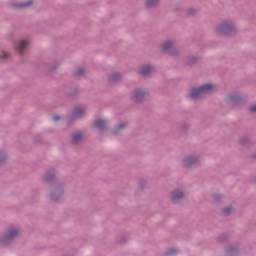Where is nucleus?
<instances>
[{"mask_svg":"<svg viewBox=\"0 0 256 256\" xmlns=\"http://www.w3.org/2000/svg\"><path fill=\"white\" fill-rule=\"evenodd\" d=\"M212 91H215V86H213V84H204L200 88H193L190 91L189 98L199 99V97H202L205 93H211Z\"/></svg>","mask_w":256,"mask_h":256,"instance_id":"nucleus-1","label":"nucleus"},{"mask_svg":"<svg viewBox=\"0 0 256 256\" xmlns=\"http://www.w3.org/2000/svg\"><path fill=\"white\" fill-rule=\"evenodd\" d=\"M233 31V25L229 23H224L217 27L216 33L218 35H229Z\"/></svg>","mask_w":256,"mask_h":256,"instance_id":"nucleus-2","label":"nucleus"},{"mask_svg":"<svg viewBox=\"0 0 256 256\" xmlns=\"http://www.w3.org/2000/svg\"><path fill=\"white\" fill-rule=\"evenodd\" d=\"M29 45V41L27 40H21L17 46V51L18 53H23V51H25V49H27V46Z\"/></svg>","mask_w":256,"mask_h":256,"instance_id":"nucleus-3","label":"nucleus"},{"mask_svg":"<svg viewBox=\"0 0 256 256\" xmlns=\"http://www.w3.org/2000/svg\"><path fill=\"white\" fill-rule=\"evenodd\" d=\"M133 99H134V101H142V99H145V92H143L141 90L134 91Z\"/></svg>","mask_w":256,"mask_h":256,"instance_id":"nucleus-4","label":"nucleus"},{"mask_svg":"<svg viewBox=\"0 0 256 256\" xmlns=\"http://www.w3.org/2000/svg\"><path fill=\"white\" fill-rule=\"evenodd\" d=\"M96 129H99V131H104V129L107 127V123L103 120H96L94 123Z\"/></svg>","mask_w":256,"mask_h":256,"instance_id":"nucleus-5","label":"nucleus"},{"mask_svg":"<svg viewBox=\"0 0 256 256\" xmlns=\"http://www.w3.org/2000/svg\"><path fill=\"white\" fill-rule=\"evenodd\" d=\"M196 162L197 158L193 156H189L184 160V164L186 165V167H191V165H195Z\"/></svg>","mask_w":256,"mask_h":256,"instance_id":"nucleus-6","label":"nucleus"},{"mask_svg":"<svg viewBox=\"0 0 256 256\" xmlns=\"http://www.w3.org/2000/svg\"><path fill=\"white\" fill-rule=\"evenodd\" d=\"M183 198V192L176 190L172 192L171 199L172 201H179V199Z\"/></svg>","mask_w":256,"mask_h":256,"instance_id":"nucleus-7","label":"nucleus"},{"mask_svg":"<svg viewBox=\"0 0 256 256\" xmlns=\"http://www.w3.org/2000/svg\"><path fill=\"white\" fill-rule=\"evenodd\" d=\"M152 71H153V68L149 65H146L140 69V75H144V76L149 75L151 74Z\"/></svg>","mask_w":256,"mask_h":256,"instance_id":"nucleus-8","label":"nucleus"},{"mask_svg":"<svg viewBox=\"0 0 256 256\" xmlns=\"http://www.w3.org/2000/svg\"><path fill=\"white\" fill-rule=\"evenodd\" d=\"M19 235V230L17 229H11L8 231L6 238L7 239H13V237H17Z\"/></svg>","mask_w":256,"mask_h":256,"instance_id":"nucleus-9","label":"nucleus"},{"mask_svg":"<svg viewBox=\"0 0 256 256\" xmlns=\"http://www.w3.org/2000/svg\"><path fill=\"white\" fill-rule=\"evenodd\" d=\"M83 113H85V109H83L82 107L75 108L74 110L75 117H81Z\"/></svg>","mask_w":256,"mask_h":256,"instance_id":"nucleus-10","label":"nucleus"},{"mask_svg":"<svg viewBox=\"0 0 256 256\" xmlns=\"http://www.w3.org/2000/svg\"><path fill=\"white\" fill-rule=\"evenodd\" d=\"M171 47H173V42H165L163 45H162V50L163 51H169V49H171Z\"/></svg>","mask_w":256,"mask_h":256,"instance_id":"nucleus-11","label":"nucleus"},{"mask_svg":"<svg viewBox=\"0 0 256 256\" xmlns=\"http://www.w3.org/2000/svg\"><path fill=\"white\" fill-rule=\"evenodd\" d=\"M83 136L80 133L74 134L72 137V143H79Z\"/></svg>","mask_w":256,"mask_h":256,"instance_id":"nucleus-12","label":"nucleus"},{"mask_svg":"<svg viewBox=\"0 0 256 256\" xmlns=\"http://www.w3.org/2000/svg\"><path fill=\"white\" fill-rule=\"evenodd\" d=\"M157 3H159V0H147L146 1L147 7H155V5H157Z\"/></svg>","mask_w":256,"mask_h":256,"instance_id":"nucleus-13","label":"nucleus"},{"mask_svg":"<svg viewBox=\"0 0 256 256\" xmlns=\"http://www.w3.org/2000/svg\"><path fill=\"white\" fill-rule=\"evenodd\" d=\"M5 59H9V53L7 52H1L0 53V60L5 61Z\"/></svg>","mask_w":256,"mask_h":256,"instance_id":"nucleus-14","label":"nucleus"},{"mask_svg":"<svg viewBox=\"0 0 256 256\" xmlns=\"http://www.w3.org/2000/svg\"><path fill=\"white\" fill-rule=\"evenodd\" d=\"M29 5H31V1H28L26 3H21V4H18V7L20 9H22L23 7H29Z\"/></svg>","mask_w":256,"mask_h":256,"instance_id":"nucleus-15","label":"nucleus"},{"mask_svg":"<svg viewBox=\"0 0 256 256\" xmlns=\"http://www.w3.org/2000/svg\"><path fill=\"white\" fill-rule=\"evenodd\" d=\"M117 79H119V74H118V73L113 74V75L110 77V81H117Z\"/></svg>","mask_w":256,"mask_h":256,"instance_id":"nucleus-16","label":"nucleus"},{"mask_svg":"<svg viewBox=\"0 0 256 256\" xmlns=\"http://www.w3.org/2000/svg\"><path fill=\"white\" fill-rule=\"evenodd\" d=\"M53 177H55L54 173H47L46 174V179L49 181L50 179H53Z\"/></svg>","mask_w":256,"mask_h":256,"instance_id":"nucleus-17","label":"nucleus"},{"mask_svg":"<svg viewBox=\"0 0 256 256\" xmlns=\"http://www.w3.org/2000/svg\"><path fill=\"white\" fill-rule=\"evenodd\" d=\"M5 161V154L3 152H0V163H3Z\"/></svg>","mask_w":256,"mask_h":256,"instance_id":"nucleus-18","label":"nucleus"},{"mask_svg":"<svg viewBox=\"0 0 256 256\" xmlns=\"http://www.w3.org/2000/svg\"><path fill=\"white\" fill-rule=\"evenodd\" d=\"M250 113H256V105L250 107Z\"/></svg>","mask_w":256,"mask_h":256,"instance_id":"nucleus-19","label":"nucleus"},{"mask_svg":"<svg viewBox=\"0 0 256 256\" xmlns=\"http://www.w3.org/2000/svg\"><path fill=\"white\" fill-rule=\"evenodd\" d=\"M239 97L237 96H230V101H238Z\"/></svg>","mask_w":256,"mask_h":256,"instance_id":"nucleus-20","label":"nucleus"},{"mask_svg":"<svg viewBox=\"0 0 256 256\" xmlns=\"http://www.w3.org/2000/svg\"><path fill=\"white\" fill-rule=\"evenodd\" d=\"M125 127V123H122L116 127L117 130L123 129Z\"/></svg>","mask_w":256,"mask_h":256,"instance_id":"nucleus-21","label":"nucleus"},{"mask_svg":"<svg viewBox=\"0 0 256 256\" xmlns=\"http://www.w3.org/2000/svg\"><path fill=\"white\" fill-rule=\"evenodd\" d=\"M83 74V69H79L77 72H76V75H81Z\"/></svg>","mask_w":256,"mask_h":256,"instance_id":"nucleus-22","label":"nucleus"},{"mask_svg":"<svg viewBox=\"0 0 256 256\" xmlns=\"http://www.w3.org/2000/svg\"><path fill=\"white\" fill-rule=\"evenodd\" d=\"M229 211H231V208L229 207L224 209V213H229Z\"/></svg>","mask_w":256,"mask_h":256,"instance_id":"nucleus-23","label":"nucleus"},{"mask_svg":"<svg viewBox=\"0 0 256 256\" xmlns=\"http://www.w3.org/2000/svg\"><path fill=\"white\" fill-rule=\"evenodd\" d=\"M53 121H59V116H54Z\"/></svg>","mask_w":256,"mask_h":256,"instance_id":"nucleus-24","label":"nucleus"},{"mask_svg":"<svg viewBox=\"0 0 256 256\" xmlns=\"http://www.w3.org/2000/svg\"><path fill=\"white\" fill-rule=\"evenodd\" d=\"M173 253H175V250H170L169 251V255H173Z\"/></svg>","mask_w":256,"mask_h":256,"instance_id":"nucleus-25","label":"nucleus"},{"mask_svg":"<svg viewBox=\"0 0 256 256\" xmlns=\"http://www.w3.org/2000/svg\"><path fill=\"white\" fill-rule=\"evenodd\" d=\"M52 201H57V198H55L54 196H51Z\"/></svg>","mask_w":256,"mask_h":256,"instance_id":"nucleus-26","label":"nucleus"}]
</instances>
